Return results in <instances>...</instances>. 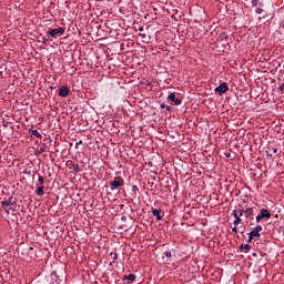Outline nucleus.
I'll use <instances>...</instances> for the list:
<instances>
[{"label": "nucleus", "mask_w": 284, "mask_h": 284, "mask_svg": "<svg viewBox=\"0 0 284 284\" xmlns=\"http://www.w3.org/2000/svg\"><path fill=\"white\" fill-rule=\"evenodd\" d=\"M132 192H133L134 194H136V192H139V186L133 185V186H132Z\"/></svg>", "instance_id": "22"}, {"label": "nucleus", "mask_w": 284, "mask_h": 284, "mask_svg": "<svg viewBox=\"0 0 284 284\" xmlns=\"http://www.w3.org/2000/svg\"><path fill=\"white\" fill-rule=\"evenodd\" d=\"M119 258V254L114 253L113 261H116Z\"/></svg>", "instance_id": "30"}, {"label": "nucleus", "mask_w": 284, "mask_h": 284, "mask_svg": "<svg viewBox=\"0 0 284 284\" xmlns=\"http://www.w3.org/2000/svg\"><path fill=\"white\" fill-rule=\"evenodd\" d=\"M73 170L74 172H81V168L79 166V164H73Z\"/></svg>", "instance_id": "19"}, {"label": "nucleus", "mask_w": 284, "mask_h": 284, "mask_svg": "<svg viewBox=\"0 0 284 284\" xmlns=\"http://www.w3.org/2000/svg\"><path fill=\"white\" fill-rule=\"evenodd\" d=\"M232 232H234V234H239V229L236 227V225H234V227L232 229Z\"/></svg>", "instance_id": "25"}, {"label": "nucleus", "mask_w": 284, "mask_h": 284, "mask_svg": "<svg viewBox=\"0 0 284 284\" xmlns=\"http://www.w3.org/2000/svg\"><path fill=\"white\" fill-rule=\"evenodd\" d=\"M261 232H263V226L256 225L251 232V236H254L255 239L261 237Z\"/></svg>", "instance_id": "5"}, {"label": "nucleus", "mask_w": 284, "mask_h": 284, "mask_svg": "<svg viewBox=\"0 0 284 284\" xmlns=\"http://www.w3.org/2000/svg\"><path fill=\"white\" fill-rule=\"evenodd\" d=\"M38 182H39L40 185H43V183H45V180L43 179V175L38 176Z\"/></svg>", "instance_id": "18"}, {"label": "nucleus", "mask_w": 284, "mask_h": 284, "mask_svg": "<svg viewBox=\"0 0 284 284\" xmlns=\"http://www.w3.org/2000/svg\"><path fill=\"white\" fill-rule=\"evenodd\" d=\"M230 90V87H227V82L221 83L219 87L215 88V92L222 97V94H225Z\"/></svg>", "instance_id": "3"}, {"label": "nucleus", "mask_w": 284, "mask_h": 284, "mask_svg": "<svg viewBox=\"0 0 284 284\" xmlns=\"http://www.w3.org/2000/svg\"><path fill=\"white\" fill-rule=\"evenodd\" d=\"M254 235H252L251 233H248V240L247 243H252V241H254Z\"/></svg>", "instance_id": "21"}, {"label": "nucleus", "mask_w": 284, "mask_h": 284, "mask_svg": "<svg viewBox=\"0 0 284 284\" xmlns=\"http://www.w3.org/2000/svg\"><path fill=\"white\" fill-rule=\"evenodd\" d=\"M163 211L161 210V209H154L153 211H152V214H153V216H155L156 217V221H163V216H161V213H162Z\"/></svg>", "instance_id": "9"}, {"label": "nucleus", "mask_w": 284, "mask_h": 284, "mask_svg": "<svg viewBox=\"0 0 284 284\" xmlns=\"http://www.w3.org/2000/svg\"><path fill=\"white\" fill-rule=\"evenodd\" d=\"M140 37H141V39H145L146 36H145V33H141Z\"/></svg>", "instance_id": "32"}, {"label": "nucleus", "mask_w": 284, "mask_h": 284, "mask_svg": "<svg viewBox=\"0 0 284 284\" xmlns=\"http://www.w3.org/2000/svg\"><path fill=\"white\" fill-rule=\"evenodd\" d=\"M232 216H234V222L233 225H235V227H239V225H241L243 223V220L241 219V215H237L236 211L232 212Z\"/></svg>", "instance_id": "6"}, {"label": "nucleus", "mask_w": 284, "mask_h": 284, "mask_svg": "<svg viewBox=\"0 0 284 284\" xmlns=\"http://www.w3.org/2000/svg\"><path fill=\"white\" fill-rule=\"evenodd\" d=\"M233 212H237V216H243V214H245V210L243 209H239V210H234Z\"/></svg>", "instance_id": "17"}, {"label": "nucleus", "mask_w": 284, "mask_h": 284, "mask_svg": "<svg viewBox=\"0 0 284 284\" xmlns=\"http://www.w3.org/2000/svg\"><path fill=\"white\" fill-rule=\"evenodd\" d=\"M168 112H172V106H166Z\"/></svg>", "instance_id": "31"}, {"label": "nucleus", "mask_w": 284, "mask_h": 284, "mask_svg": "<svg viewBox=\"0 0 284 284\" xmlns=\"http://www.w3.org/2000/svg\"><path fill=\"white\" fill-rule=\"evenodd\" d=\"M244 216H245V219H250V217L254 216V209L247 207L246 210H244Z\"/></svg>", "instance_id": "12"}, {"label": "nucleus", "mask_w": 284, "mask_h": 284, "mask_svg": "<svg viewBox=\"0 0 284 284\" xmlns=\"http://www.w3.org/2000/svg\"><path fill=\"white\" fill-rule=\"evenodd\" d=\"M83 143V141H79V142H77V145H81Z\"/></svg>", "instance_id": "35"}, {"label": "nucleus", "mask_w": 284, "mask_h": 284, "mask_svg": "<svg viewBox=\"0 0 284 284\" xmlns=\"http://www.w3.org/2000/svg\"><path fill=\"white\" fill-rule=\"evenodd\" d=\"M16 204H17V199L14 197H9L8 200H4L1 202V205L6 207H10V205H16Z\"/></svg>", "instance_id": "7"}, {"label": "nucleus", "mask_w": 284, "mask_h": 284, "mask_svg": "<svg viewBox=\"0 0 284 284\" xmlns=\"http://www.w3.org/2000/svg\"><path fill=\"white\" fill-rule=\"evenodd\" d=\"M165 104H161V110H165Z\"/></svg>", "instance_id": "33"}, {"label": "nucleus", "mask_w": 284, "mask_h": 284, "mask_svg": "<svg viewBox=\"0 0 284 284\" xmlns=\"http://www.w3.org/2000/svg\"><path fill=\"white\" fill-rule=\"evenodd\" d=\"M278 90H280V92H283V91H284V83H282V84L278 87Z\"/></svg>", "instance_id": "27"}, {"label": "nucleus", "mask_w": 284, "mask_h": 284, "mask_svg": "<svg viewBox=\"0 0 284 284\" xmlns=\"http://www.w3.org/2000/svg\"><path fill=\"white\" fill-rule=\"evenodd\" d=\"M266 156H268V159H272V153H270V151H266Z\"/></svg>", "instance_id": "29"}, {"label": "nucleus", "mask_w": 284, "mask_h": 284, "mask_svg": "<svg viewBox=\"0 0 284 284\" xmlns=\"http://www.w3.org/2000/svg\"><path fill=\"white\" fill-rule=\"evenodd\" d=\"M125 181L121 176H115L113 181L110 182V189L112 191L119 190V187H123Z\"/></svg>", "instance_id": "2"}, {"label": "nucleus", "mask_w": 284, "mask_h": 284, "mask_svg": "<svg viewBox=\"0 0 284 284\" xmlns=\"http://www.w3.org/2000/svg\"><path fill=\"white\" fill-rule=\"evenodd\" d=\"M250 250H252V245H250V244H241L240 245V252H243V251L244 252H250Z\"/></svg>", "instance_id": "13"}, {"label": "nucleus", "mask_w": 284, "mask_h": 284, "mask_svg": "<svg viewBox=\"0 0 284 284\" xmlns=\"http://www.w3.org/2000/svg\"><path fill=\"white\" fill-rule=\"evenodd\" d=\"M260 215H262L264 219H272V213H270V210L267 209H262L260 211Z\"/></svg>", "instance_id": "10"}, {"label": "nucleus", "mask_w": 284, "mask_h": 284, "mask_svg": "<svg viewBox=\"0 0 284 284\" xmlns=\"http://www.w3.org/2000/svg\"><path fill=\"white\" fill-rule=\"evenodd\" d=\"M278 152V149H273V154H276Z\"/></svg>", "instance_id": "34"}, {"label": "nucleus", "mask_w": 284, "mask_h": 284, "mask_svg": "<svg viewBox=\"0 0 284 284\" xmlns=\"http://www.w3.org/2000/svg\"><path fill=\"white\" fill-rule=\"evenodd\" d=\"M122 281H130L131 283H134L136 281V275L135 274L124 275L122 277Z\"/></svg>", "instance_id": "11"}, {"label": "nucleus", "mask_w": 284, "mask_h": 284, "mask_svg": "<svg viewBox=\"0 0 284 284\" xmlns=\"http://www.w3.org/2000/svg\"><path fill=\"white\" fill-rule=\"evenodd\" d=\"M263 216L261 215V213L256 216V223H261V221H263Z\"/></svg>", "instance_id": "20"}, {"label": "nucleus", "mask_w": 284, "mask_h": 284, "mask_svg": "<svg viewBox=\"0 0 284 284\" xmlns=\"http://www.w3.org/2000/svg\"><path fill=\"white\" fill-rule=\"evenodd\" d=\"M125 220V217H122V221Z\"/></svg>", "instance_id": "37"}, {"label": "nucleus", "mask_w": 284, "mask_h": 284, "mask_svg": "<svg viewBox=\"0 0 284 284\" xmlns=\"http://www.w3.org/2000/svg\"><path fill=\"white\" fill-rule=\"evenodd\" d=\"M252 6H258V0H253Z\"/></svg>", "instance_id": "28"}, {"label": "nucleus", "mask_w": 284, "mask_h": 284, "mask_svg": "<svg viewBox=\"0 0 284 284\" xmlns=\"http://www.w3.org/2000/svg\"><path fill=\"white\" fill-rule=\"evenodd\" d=\"M59 97L65 98L70 95V87L69 85H61L58 92Z\"/></svg>", "instance_id": "4"}, {"label": "nucleus", "mask_w": 284, "mask_h": 284, "mask_svg": "<svg viewBox=\"0 0 284 284\" xmlns=\"http://www.w3.org/2000/svg\"><path fill=\"white\" fill-rule=\"evenodd\" d=\"M256 14H263V10L261 8L255 9Z\"/></svg>", "instance_id": "23"}, {"label": "nucleus", "mask_w": 284, "mask_h": 284, "mask_svg": "<svg viewBox=\"0 0 284 284\" xmlns=\"http://www.w3.org/2000/svg\"><path fill=\"white\" fill-rule=\"evenodd\" d=\"M65 34V29L63 27H59L57 29H50L47 32V37H50L51 39H57L58 37H63Z\"/></svg>", "instance_id": "1"}, {"label": "nucleus", "mask_w": 284, "mask_h": 284, "mask_svg": "<svg viewBox=\"0 0 284 284\" xmlns=\"http://www.w3.org/2000/svg\"><path fill=\"white\" fill-rule=\"evenodd\" d=\"M36 194L38 196H43V186H39L37 190H36Z\"/></svg>", "instance_id": "16"}, {"label": "nucleus", "mask_w": 284, "mask_h": 284, "mask_svg": "<svg viewBox=\"0 0 284 284\" xmlns=\"http://www.w3.org/2000/svg\"><path fill=\"white\" fill-rule=\"evenodd\" d=\"M48 150V144H42L38 150V154H43Z\"/></svg>", "instance_id": "15"}, {"label": "nucleus", "mask_w": 284, "mask_h": 284, "mask_svg": "<svg viewBox=\"0 0 284 284\" xmlns=\"http://www.w3.org/2000/svg\"><path fill=\"white\" fill-rule=\"evenodd\" d=\"M49 39L48 38H42V43L45 45L48 43Z\"/></svg>", "instance_id": "26"}, {"label": "nucleus", "mask_w": 284, "mask_h": 284, "mask_svg": "<svg viewBox=\"0 0 284 284\" xmlns=\"http://www.w3.org/2000/svg\"><path fill=\"white\" fill-rule=\"evenodd\" d=\"M30 132L33 136H36V139H43V136L41 135V133H39L38 130H30Z\"/></svg>", "instance_id": "14"}, {"label": "nucleus", "mask_w": 284, "mask_h": 284, "mask_svg": "<svg viewBox=\"0 0 284 284\" xmlns=\"http://www.w3.org/2000/svg\"><path fill=\"white\" fill-rule=\"evenodd\" d=\"M139 32H143V27H140V28H139Z\"/></svg>", "instance_id": "36"}, {"label": "nucleus", "mask_w": 284, "mask_h": 284, "mask_svg": "<svg viewBox=\"0 0 284 284\" xmlns=\"http://www.w3.org/2000/svg\"><path fill=\"white\" fill-rule=\"evenodd\" d=\"M165 256H166V258H172V253L170 251H166Z\"/></svg>", "instance_id": "24"}, {"label": "nucleus", "mask_w": 284, "mask_h": 284, "mask_svg": "<svg viewBox=\"0 0 284 284\" xmlns=\"http://www.w3.org/2000/svg\"><path fill=\"white\" fill-rule=\"evenodd\" d=\"M168 99L171 100L174 105H181L182 103L181 99L176 98V93H170Z\"/></svg>", "instance_id": "8"}]
</instances>
